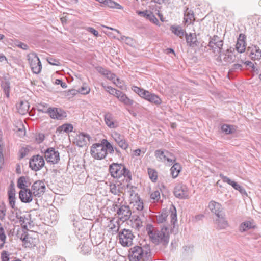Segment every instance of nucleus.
I'll return each mask as SVG.
<instances>
[{
    "instance_id": "f257e3e1",
    "label": "nucleus",
    "mask_w": 261,
    "mask_h": 261,
    "mask_svg": "<svg viewBox=\"0 0 261 261\" xmlns=\"http://www.w3.org/2000/svg\"><path fill=\"white\" fill-rule=\"evenodd\" d=\"M146 231L150 241L156 245L166 246L169 241V231L167 227L158 229L151 224L146 225Z\"/></svg>"
},
{
    "instance_id": "f03ea898",
    "label": "nucleus",
    "mask_w": 261,
    "mask_h": 261,
    "mask_svg": "<svg viewBox=\"0 0 261 261\" xmlns=\"http://www.w3.org/2000/svg\"><path fill=\"white\" fill-rule=\"evenodd\" d=\"M150 255V249L148 246H135L130 248L129 258L130 261H145Z\"/></svg>"
},
{
    "instance_id": "7ed1b4c3",
    "label": "nucleus",
    "mask_w": 261,
    "mask_h": 261,
    "mask_svg": "<svg viewBox=\"0 0 261 261\" xmlns=\"http://www.w3.org/2000/svg\"><path fill=\"white\" fill-rule=\"evenodd\" d=\"M109 172L114 178H120L122 175L127 178L126 181L131 180V174L123 165L117 163H113L109 166Z\"/></svg>"
},
{
    "instance_id": "20e7f679",
    "label": "nucleus",
    "mask_w": 261,
    "mask_h": 261,
    "mask_svg": "<svg viewBox=\"0 0 261 261\" xmlns=\"http://www.w3.org/2000/svg\"><path fill=\"white\" fill-rule=\"evenodd\" d=\"M20 239L23 242V245L25 247L32 248L35 246L38 243V234L33 231H29L22 234Z\"/></svg>"
},
{
    "instance_id": "39448f33",
    "label": "nucleus",
    "mask_w": 261,
    "mask_h": 261,
    "mask_svg": "<svg viewBox=\"0 0 261 261\" xmlns=\"http://www.w3.org/2000/svg\"><path fill=\"white\" fill-rule=\"evenodd\" d=\"M154 156L159 162H163L169 166L171 165L175 161V158L167 150H156L154 152Z\"/></svg>"
},
{
    "instance_id": "423d86ee",
    "label": "nucleus",
    "mask_w": 261,
    "mask_h": 261,
    "mask_svg": "<svg viewBox=\"0 0 261 261\" xmlns=\"http://www.w3.org/2000/svg\"><path fill=\"white\" fill-rule=\"evenodd\" d=\"M105 147V145L102 142L100 144H93L91 148V153L92 156L98 160L104 159L107 155V151Z\"/></svg>"
},
{
    "instance_id": "0eeeda50",
    "label": "nucleus",
    "mask_w": 261,
    "mask_h": 261,
    "mask_svg": "<svg viewBox=\"0 0 261 261\" xmlns=\"http://www.w3.org/2000/svg\"><path fill=\"white\" fill-rule=\"evenodd\" d=\"M28 60L32 72L35 74H39L41 72L42 65L37 55L34 53L29 54L28 55Z\"/></svg>"
},
{
    "instance_id": "6e6552de",
    "label": "nucleus",
    "mask_w": 261,
    "mask_h": 261,
    "mask_svg": "<svg viewBox=\"0 0 261 261\" xmlns=\"http://www.w3.org/2000/svg\"><path fill=\"white\" fill-rule=\"evenodd\" d=\"M135 236L129 229H124L119 233V242L123 246H129L133 244Z\"/></svg>"
},
{
    "instance_id": "1a4fd4ad",
    "label": "nucleus",
    "mask_w": 261,
    "mask_h": 261,
    "mask_svg": "<svg viewBox=\"0 0 261 261\" xmlns=\"http://www.w3.org/2000/svg\"><path fill=\"white\" fill-rule=\"evenodd\" d=\"M44 158L41 155H34L30 159L29 166L32 170L35 171L40 170L44 166Z\"/></svg>"
},
{
    "instance_id": "9d476101",
    "label": "nucleus",
    "mask_w": 261,
    "mask_h": 261,
    "mask_svg": "<svg viewBox=\"0 0 261 261\" xmlns=\"http://www.w3.org/2000/svg\"><path fill=\"white\" fill-rule=\"evenodd\" d=\"M44 157L48 163L57 164L60 161L59 153L53 147L47 148L44 151Z\"/></svg>"
},
{
    "instance_id": "9b49d317",
    "label": "nucleus",
    "mask_w": 261,
    "mask_h": 261,
    "mask_svg": "<svg viewBox=\"0 0 261 261\" xmlns=\"http://www.w3.org/2000/svg\"><path fill=\"white\" fill-rule=\"evenodd\" d=\"M116 213L118 217L123 222L128 220L132 215V212L129 206L125 205H121L116 209Z\"/></svg>"
},
{
    "instance_id": "f8f14e48",
    "label": "nucleus",
    "mask_w": 261,
    "mask_h": 261,
    "mask_svg": "<svg viewBox=\"0 0 261 261\" xmlns=\"http://www.w3.org/2000/svg\"><path fill=\"white\" fill-rule=\"evenodd\" d=\"M208 46L214 51L220 53L223 46V40L218 36L214 35L212 37H210Z\"/></svg>"
},
{
    "instance_id": "ddd939ff",
    "label": "nucleus",
    "mask_w": 261,
    "mask_h": 261,
    "mask_svg": "<svg viewBox=\"0 0 261 261\" xmlns=\"http://www.w3.org/2000/svg\"><path fill=\"white\" fill-rule=\"evenodd\" d=\"M45 190V184L42 181H36L32 186L31 192L35 196L40 197L43 194Z\"/></svg>"
},
{
    "instance_id": "4468645a",
    "label": "nucleus",
    "mask_w": 261,
    "mask_h": 261,
    "mask_svg": "<svg viewBox=\"0 0 261 261\" xmlns=\"http://www.w3.org/2000/svg\"><path fill=\"white\" fill-rule=\"evenodd\" d=\"M112 137L119 146L122 149L126 150L128 148V144L123 135H121L117 132H114L112 134Z\"/></svg>"
},
{
    "instance_id": "2eb2a0df",
    "label": "nucleus",
    "mask_w": 261,
    "mask_h": 261,
    "mask_svg": "<svg viewBox=\"0 0 261 261\" xmlns=\"http://www.w3.org/2000/svg\"><path fill=\"white\" fill-rule=\"evenodd\" d=\"M48 114L53 119L62 120L66 117V113L61 109L48 108Z\"/></svg>"
},
{
    "instance_id": "dca6fc26",
    "label": "nucleus",
    "mask_w": 261,
    "mask_h": 261,
    "mask_svg": "<svg viewBox=\"0 0 261 261\" xmlns=\"http://www.w3.org/2000/svg\"><path fill=\"white\" fill-rule=\"evenodd\" d=\"M174 194L176 197L181 199L188 198V188L185 185L179 184L175 187Z\"/></svg>"
},
{
    "instance_id": "f3484780",
    "label": "nucleus",
    "mask_w": 261,
    "mask_h": 261,
    "mask_svg": "<svg viewBox=\"0 0 261 261\" xmlns=\"http://www.w3.org/2000/svg\"><path fill=\"white\" fill-rule=\"evenodd\" d=\"M90 137L89 135L85 133H80L76 135L74 139V143L79 147L86 146L90 141Z\"/></svg>"
},
{
    "instance_id": "a211bd4d",
    "label": "nucleus",
    "mask_w": 261,
    "mask_h": 261,
    "mask_svg": "<svg viewBox=\"0 0 261 261\" xmlns=\"http://www.w3.org/2000/svg\"><path fill=\"white\" fill-rule=\"evenodd\" d=\"M214 224L218 229H225L229 226L228 221L226 220L224 215L223 214L217 216V218L214 221Z\"/></svg>"
},
{
    "instance_id": "6ab92c4d",
    "label": "nucleus",
    "mask_w": 261,
    "mask_h": 261,
    "mask_svg": "<svg viewBox=\"0 0 261 261\" xmlns=\"http://www.w3.org/2000/svg\"><path fill=\"white\" fill-rule=\"evenodd\" d=\"M32 192L29 189L21 190L19 192V198L22 202L29 203L32 200Z\"/></svg>"
},
{
    "instance_id": "aec40b11",
    "label": "nucleus",
    "mask_w": 261,
    "mask_h": 261,
    "mask_svg": "<svg viewBox=\"0 0 261 261\" xmlns=\"http://www.w3.org/2000/svg\"><path fill=\"white\" fill-rule=\"evenodd\" d=\"M186 40L188 45L191 47H195L199 45V42L195 33H190L189 34H186Z\"/></svg>"
},
{
    "instance_id": "412c9836",
    "label": "nucleus",
    "mask_w": 261,
    "mask_h": 261,
    "mask_svg": "<svg viewBox=\"0 0 261 261\" xmlns=\"http://www.w3.org/2000/svg\"><path fill=\"white\" fill-rule=\"evenodd\" d=\"M104 120L106 125L110 128H115L118 126L112 114L109 112H107L104 115Z\"/></svg>"
},
{
    "instance_id": "4be33fe9",
    "label": "nucleus",
    "mask_w": 261,
    "mask_h": 261,
    "mask_svg": "<svg viewBox=\"0 0 261 261\" xmlns=\"http://www.w3.org/2000/svg\"><path fill=\"white\" fill-rule=\"evenodd\" d=\"M208 207L212 213H214L216 216H218L222 214V205L214 201H211L208 204Z\"/></svg>"
},
{
    "instance_id": "5701e85b",
    "label": "nucleus",
    "mask_w": 261,
    "mask_h": 261,
    "mask_svg": "<svg viewBox=\"0 0 261 261\" xmlns=\"http://www.w3.org/2000/svg\"><path fill=\"white\" fill-rule=\"evenodd\" d=\"M250 51V56L254 60H257L261 57V50L259 47L256 45H252L249 47Z\"/></svg>"
},
{
    "instance_id": "b1692460",
    "label": "nucleus",
    "mask_w": 261,
    "mask_h": 261,
    "mask_svg": "<svg viewBox=\"0 0 261 261\" xmlns=\"http://www.w3.org/2000/svg\"><path fill=\"white\" fill-rule=\"evenodd\" d=\"M123 185L120 182L111 184L110 185V191L114 195H119L123 192Z\"/></svg>"
},
{
    "instance_id": "393cba45",
    "label": "nucleus",
    "mask_w": 261,
    "mask_h": 261,
    "mask_svg": "<svg viewBox=\"0 0 261 261\" xmlns=\"http://www.w3.org/2000/svg\"><path fill=\"white\" fill-rule=\"evenodd\" d=\"M220 58L221 60H223L226 63H230L233 61L234 57L231 51L227 49L225 53L220 54Z\"/></svg>"
},
{
    "instance_id": "a878e982",
    "label": "nucleus",
    "mask_w": 261,
    "mask_h": 261,
    "mask_svg": "<svg viewBox=\"0 0 261 261\" xmlns=\"http://www.w3.org/2000/svg\"><path fill=\"white\" fill-rule=\"evenodd\" d=\"M135 200L131 201L130 203H133V206L135 209L138 211H142L143 209V202L141 200L139 196L135 194L134 196Z\"/></svg>"
},
{
    "instance_id": "bb28decb",
    "label": "nucleus",
    "mask_w": 261,
    "mask_h": 261,
    "mask_svg": "<svg viewBox=\"0 0 261 261\" xmlns=\"http://www.w3.org/2000/svg\"><path fill=\"white\" fill-rule=\"evenodd\" d=\"M29 107L30 105L27 101H21L17 107L18 112L21 115H24L29 112Z\"/></svg>"
},
{
    "instance_id": "cd10ccee",
    "label": "nucleus",
    "mask_w": 261,
    "mask_h": 261,
    "mask_svg": "<svg viewBox=\"0 0 261 261\" xmlns=\"http://www.w3.org/2000/svg\"><path fill=\"white\" fill-rule=\"evenodd\" d=\"M170 30L173 33L181 38H182L184 35L186 36V34H187L185 30L182 29L180 25H172L170 27Z\"/></svg>"
},
{
    "instance_id": "c85d7f7f",
    "label": "nucleus",
    "mask_w": 261,
    "mask_h": 261,
    "mask_svg": "<svg viewBox=\"0 0 261 261\" xmlns=\"http://www.w3.org/2000/svg\"><path fill=\"white\" fill-rule=\"evenodd\" d=\"M181 167L178 163H175L170 169L171 174L173 178L177 177L180 172Z\"/></svg>"
},
{
    "instance_id": "c756f323",
    "label": "nucleus",
    "mask_w": 261,
    "mask_h": 261,
    "mask_svg": "<svg viewBox=\"0 0 261 261\" xmlns=\"http://www.w3.org/2000/svg\"><path fill=\"white\" fill-rule=\"evenodd\" d=\"M79 249L80 250V252L84 255L89 254L91 250V247L89 245V243L88 242H84V244L79 245Z\"/></svg>"
},
{
    "instance_id": "7c9ffc66",
    "label": "nucleus",
    "mask_w": 261,
    "mask_h": 261,
    "mask_svg": "<svg viewBox=\"0 0 261 261\" xmlns=\"http://www.w3.org/2000/svg\"><path fill=\"white\" fill-rule=\"evenodd\" d=\"M254 227L253 223L249 221H245L241 224L239 230L241 232H244L248 229Z\"/></svg>"
},
{
    "instance_id": "2f4dec72",
    "label": "nucleus",
    "mask_w": 261,
    "mask_h": 261,
    "mask_svg": "<svg viewBox=\"0 0 261 261\" xmlns=\"http://www.w3.org/2000/svg\"><path fill=\"white\" fill-rule=\"evenodd\" d=\"M147 101L155 105H160L162 102L161 98L154 93H150Z\"/></svg>"
},
{
    "instance_id": "473e14b6",
    "label": "nucleus",
    "mask_w": 261,
    "mask_h": 261,
    "mask_svg": "<svg viewBox=\"0 0 261 261\" xmlns=\"http://www.w3.org/2000/svg\"><path fill=\"white\" fill-rule=\"evenodd\" d=\"M236 48L239 53L244 52L246 48L245 41L241 39L238 40L236 45Z\"/></svg>"
},
{
    "instance_id": "72a5a7b5",
    "label": "nucleus",
    "mask_w": 261,
    "mask_h": 261,
    "mask_svg": "<svg viewBox=\"0 0 261 261\" xmlns=\"http://www.w3.org/2000/svg\"><path fill=\"white\" fill-rule=\"evenodd\" d=\"M8 196L9 204L12 208H14L15 203V194L14 191L13 190H10L8 192Z\"/></svg>"
},
{
    "instance_id": "f704fd0d",
    "label": "nucleus",
    "mask_w": 261,
    "mask_h": 261,
    "mask_svg": "<svg viewBox=\"0 0 261 261\" xmlns=\"http://www.w3.org/2000/svg\"><path fill=\"white\" fill-rule=\"evenodd\" d=\"M119 100L127 106H132L134 103V101L129 98L126 95L123 93L120 96Z\"/></svg>"
},
{
    "instance_id": "c9c22d12",
    "label": "nucleus",
    "mask_w": 261,
    "mask_h": 261,
    "mask_svg": "<svg viewBox=\"0 0 261 261\" xmlns=\"http://www.w3.org/2000/svg\"><path fill=\"white\" fill-rule=\"evenodd\" d=\"M105 4L108 7L112 8H116L118 9H122L123 7L119 4L115 2L112 0H106Z\"/></svg>"
},
{
    "instance_id": "e433bc0d",
    "label": "nucleus",
    "mask_w": 261,
    "mask_h": 261,
    "mask_svg": "<svg viewBox=\"0 0 261 261\" xmlns=\"http://www.w3.org/2000/svg\"><path fill=\"white\" fill-rule=\"evenodd\" d=\"M221 129L223 132L225 133L226 134H230L233 133L235 129L233 126L224 124L221 126Z\"/></svg>"
},
{
    "instance_id": "4c0bfd02",
    "label": "nucleus",
    "mask_w": 261,
    "mask_h": 261,
    "mask_svg": "<svg viewBox=\"0 0 261 261\" xmlns=\"http://www.w3.org/2000/svg\"><path fill=\"white\" fill-rule=\"evenodd\" d=\"M194 14L192 11H186L185 14L184 20L186 23H190L194 20Z\"/></svg>"
},
{
    "instance_id": "58836bf2",
    "label": "nucleus",
    "mask_w": 261,
    "mask_h": 261,
    "mask_svg": "<svg viewBox=\"0 0 261 261\" xmlns=\"http://www.w3.org/2000/svg\"><path fill=\"white\" fill-rule=\"evenodd\" d=\"M148 173L150 179L153 181L155 182L157 180L158 175L156 171L153 169L148 168Z\"/></svg>"
},
{
    "instance_id": "ea45409f",
    "label": "nucleus",
    "mask_w": 261,
    "mask_h": 261,
    "mask_svg": "<svg viewBox=\"0 0 261 261\" xmlns=\"http://www.w3.org/2000/svg\"><path fill=\"white\" fill-rule=\"evenodd\" d=\"M102 143L105 145L106 151H109L110 153H113L114 152V148L112 146L110 142L106 139L102 140Z\"/></svg>"
},
{
    "instance_id": "a19ab883",
    "label": "nucleus",
    "mask_w": 261,
    "mask_h": 261,
    "mask_svg": "<svg viewBox=\"0 0 261 261\" xmlns=\"http://www.w3.org/2000/svg\"><path fill=\"white\" fill-rule=\"evenodd\" d=\"M125 205L124 203V198L123 197H119L117 198V200L114 202L113 204V207L115 210L116 209L120 207L121 205Z\"/></svg>"
},
{
    "instance_id": "79ce46f5",
    "label": "nucleus",
    "mask_w": 261,
    "mask_h": 261,
    "mask_svg": "<svg viewBox=\"0 0 261 261\" xmlns=\"http://www.w3.org/2000/svg\"><path fill=\"white\" fill-rule=\"evenodd\" d=\"M26 180L24 176L20 177L17 181V187L21 190L25 189Z\"/></svg>"
},
{
    "instance_id": "37998d69",
    "label": "nucleus",
    "mask_w": 261,
    "mask_h": 261,
    "mask_svg": "<svg viewBox=\"0 0 261 261\" xmlns=\"http://www.w3.org/2000/svg\"><path fill=\"white\" fill-rule=\"evenodd\" d=\"M150 198L153 202L158 201L160 198V192L159 190L152 192L150 194Z\"/></svg>"
},
{
    "instance_id": "c03bdc74",
    "label": "nucleus",
    "mask_w": 261,
    "mask_h": 261,
    "mask_svg": "<svg viewBox=\"0 0 261 261\" xmlns=\"http://www.w3.org/2000/svg\"><path fill=\"white\" fill-rule=\"evenodd\" d=\"M60 128L62 132L68 133L72 132L73 127L70 124H65L60 126Z\"/></svg>"
},
{
    "instance_id": "a18cd8bd",
    "label": "nucleus",
    "mask_w": 261,
    "mask_h": 261,
    "mask_svg": "<svg viewBox=\"0 0 261 261\" xmlns=\"http://www.w3.org/2000/svg\"><path fill=\"white\" fill-rule=\"evenodd\" d=\"M90 91V87L86 84H84L83 86L79 89V92L82 94H87Z\"/></svg>"
},
{
    "instance_id": "49530a36",
    "label": "nucleus",
    "mask_w": 261,
    "mask_h": 261,
    "mask_svg": "<svg viewBox=\"0 0 261 261\" xmlns=\"http://www.w3.org/2000/svg\"><path fill=\"white\" fill-rule=\"evenodd\" d=\"M231 186L236 190H238L242 194H246L245 190L237 182L234 181Z\"/></svg>"
},
{
    "instance_id": "de8ad7c7",
    "label": "nucleus",
    "mask_w": 261,
    "mask_h": 261,
    "mask_svg": "<svg viewBox=\"0 0 261 261\" xmlns=\"http://www.w3.org/2000/svg\"><path fill=\"white\" fill-rule=\"evenodd\" d=\"M167 217L166 213H162L157 216L156 220L158 223H163L166 221Z\"/></svg>"
},
{
    "instance_id": "09e8293b",
    "label": "nucleus",
    "mask_w": 261,
    "mask_h": 261,
    "mask_svg": "<svg viewBox=\"0 0 261 261\" xmlns=\"http://www.w3.org/2000/svg\"><path fill=\"white\" fill-rule=\"evenodd\" d=\"M46 246L44 243L41 244L38 247V252L40 255H44L46 253Z\"/></svg>"
},
{
    "instance_id": "8fccbe9b",
    "label": "nucleus",
    "mask_w": 261,
    "mask_h": 261,
    "mask_svg": "<svg viewBox=\"0 0 261 261\" xmlns=\"http://www.w3.org/2000/svg\"><path fill=\"white\" fill-rule=\"evenodd\" d=\"M147 16H148L147 19L149 20L152 23H153L155 24H158V23H159V21L158 19L155 17V16L151 12H149V15H148Z\"/></svg>"
},
{
    "instance_id": "3c124183",
    "label": "nucleus",
    "mask_w": 261,
    "mask_h": 261,
    "mask_svg": "<svg viewBox=\"0 0 261 261\" xmlns=\"http://www.w3.org/2000/svg\"><path fill=\"white\" fill-rule=\"evenodd\" d=\"M10 254L6 251H3L1 253V259L2 261H11L9 258Z\"/></svg>"
},
{
    "instance_id": "603ef678",
    "label": "nucleus",
    "mask_w": 261,
    "mask_h": 261,
    "mask_svg": "<svg viewBox=\"0 0 261 261\" xmlns=\"http://www.w3.org/2000/svg\"><path fill=\"white\" fill-rule=\"evenodd\" d=\"M6 208L3 205H0V219L3 220L6 216Z\"/></svg>"
},
{
    "instance_id": "864d4df0",
    "label": "nucleus",
    "mask_w": 261,
    "mask_h": 261,
    "mask_svg": "<svg viewBox=\"0 0 261 261\" xmlns=\"http://www.w3.org/2000/svg\"><path fill=\"white\" fill-rule=\"evenodd\" d=\"M113 83L120 88L123 89L124 87V84L123 81L120 80L119 78L116 77Z\"/></svg>"
},
{
    "instance_id": "5fc2aeb1",
    "label": "nucleus",
    "mask_w": 261,
    "mask_h": 261,
    "mask_svg": "<svg viewBox=\"0 0 261 261\" xmlns=\"http://www.w3.org/2000/svg\"><path fill=\"white\" fill-rule=\"evenodd\" d=\"M220 177L222 179V180L224 182L230 185H232L234 181L231 180L230 179H229L228 177H227L226 176H224L223 174H220Z\"/></svg>"
},
{
    "instance_id": "6e6d98bb",
    "label": "nucleus",
    "mask_w": 261,
    "mask_h": 261,
    "mask_svg": "<svg viewBox=\"0 0 261 261\" xmlns=\"http://www.w3.org/2000/svg\"><path fill=\"white\" fill-rule=\"evenodd\" d=\"M150 93L149 91L143 89L141 94H140V96L147 100Z\"/></svg>"
},
{
    "instance_id": "4d7b16f0",
    "label": "nucleus",
    "mask_w": 261,
    "mask_h": 261,
    "mask_svg": "<svg viewBox=\"0 0 261 261\" xmlns=\"http://www.w3.org/2000/svg\"><path fill=\"white\" fill-rule=\"evenodd\" d=\"M4 91L7 97L9 96L10 86L8 83H5L3 86Z\"/></svg>"
},
{
    "instance_id": "13d9d810",
    "label": "nucleus",
    "mask_w": 261,
    "mask_h": 261,
    "mask_svg": "<svg viewBox=\"0 0 261 261\" xmlns=\"http://www.w3.org/2000/svg\"><path fill=\"white\" fill-rule=\"evenodd\" d=\"M104 74H105V73H104ZM106 74L107 75V77L109 80L113 81V82L116 78L115 74L111 73L110 71H106Z\"/></svg>"
},
{
    "instance_id": "bf43d9fd",
    "label": "nucleus",
    "mask_w": 261,
    "mask_h": 261,
    "mask_svg": "<svg viewBox=\"0 0 261 261\" xmlns=\"http://www.w3.org/2000/svg\"><path fill=\"white\" fill-rule=\"evenodd\" d=\"M149 12L148 11H137V13L140 16L143 17H145L146 19L148 18V15H149Z\"/></svg>"
},
{
    "instance_id": "052dcab7",
    "label": "nucleus",
    "mask_w": 261,
    "mask_h": 261,
    "mask_svg": "<svg viewBox=\"0 0 261 261\" xmlns=\"http://www.w3.org/2000/svg\"><path fill=\"white\" fill-rule=\"evenodd\" d=\"M29 150L25 148H22L21 150H20V157L21 159L25 157L28 153Z\"/></svg>"
},
{
    "instance_id": "680f3d73",
    "label": "nucleus",
    "mask_w": 261,
    "mask_h": 261,
    "mask_svg": "<svg viewBox=\"0 0 261 261\" xmlns=\"http://www.w3.org/2000/svg\"><path fill=\"white\" fill-rule=\"evenodd\" d=\"M55 83L56 85H60L63 88H66L67 87L66 83L63 82L60 79H56Z\"/></svg>"
},
{
    "instance_id": "e2e57ef3",
    "label": "nucleus",
    "mask_w": 261,
    "mask_h": 261,
    "mask_svg": "<svg viewBox=\"0 0 261 261\" xmlns=\"http://www.w3.org/2000/svg\"><path fill=\"white\" fill-rule=\"evenodd\" d=\"M86 30L93 34L94 36H97L98 35V32L97 31L95 30L94 28L91 27H87L86 28Z\"/></svg>"
},
{
    "instance_id": "0e129e2a",
    "label": "nucleus",
    "mask_w": 261,
    "mask_h": 261,
    "mask_svg": "<svg viewBox=\"0 0 261 261\" xmlns=\"http://www.w3.org/2000/svg\"><path fill=\"white\" fill-rule=\"evenodd\" d=\"M132 90L137 94H138L139 96L142 93L143 89H141L137 86H133L132 88Z\"/></svg>"
},
{
    "instance_id": "69168bd1",
    "label": "nucleus",
    "mask_w": 261,
    "mask_h": 261,
    "mask_svg": "<svg viewBox=\"0 0 261 261\" xmlns=\"http://www.w3.org/2000/svg\"><path fill=\"white\" fill-rule=\"evenodd\" d=\"M170 218L171 223L174 224V223L177 221V216L176 213H174L173 211H172L170 215Z\"/></svg>"
},
{
    "instance_id": "338daca9",
    "label": "nucleus",
    "mask_w": 261,
    "mask_h": 261,
    "mask_svg": "<svg viewBox=\"0 0 261 261\" xmlns=\"http://www.w3.org/2000/svg\"><path fill=\"white\" fill-rule=\"evenodd\" d=\"M48 109V108L46 106H45L44 105H41L38 108V110L39 111H41L43 113H48V111H47Z\"/></svg>"
},
{
    "instance_id": "774afa93",
    "label": "nucleus",
    "mask_w": 261,
    "mask_h": 261,
    "mask_svg": "<svg viewBox=\"0 0 261 261\" xmlns=\"http://www.w3.org/2000/svg\"><path fill=\"white\" fill-rule=\"evenodd\" d=\"M51 261H66L63 257L55 256L52 257Z\"/></svg>"
}]
</instances>
